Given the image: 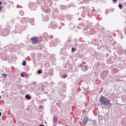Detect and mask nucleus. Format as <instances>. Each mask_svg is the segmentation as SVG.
Segmentation results:
<instances>
[{
	"label": "nucleus",
	"mask_w": 126,
	"mask_h": 126,
	"mask_svg": "<svg viewBox=\"0 0 126 126\" xmlns=\"http://www.w3.org/2000/svg\"><path fill=\"white\" fill-rule=\"evenodd\" d=\"M39 126H45L43 124H41Z\"/></svg>",
	"instance_id": "obj_47"
},
{
	"label": "nucleus",
	"mask_w": 126,
	"mask_h": 126,
	"mask_svg": "<svg viewBox=\"0 0 126 126\" xmlns=\"http://www.w3.org/2000/svg\"><path fill=\"white\" fill-rule=\"evenodd\" d=\"M48 73L51 75H53V73L50 72V71L48 72Z\"/></svg>",
	"instance_id": "obj_38"
},
{
	"label": "nucleus",
	"mask_w": 126,
	"mask_h": 126,
	"mask_svg": "<svg viewBox=\"0 0 126 126\" xmlns=\"http://www.w3.org/2000/svg\"><path fill=\"white\" fill-rule=\"evenodd\" d=\"M67 76V75L66 74H64L62 75V78L63 79L66 78Z\"/></svg>",
	"instance_id": "obj_24"
},
{
	"label": "nucleus",
	"mask_w": 126,
	"mask_h": 126,
	"mask_svg": "<svg viewBox=\"0 0 126 126\" xmlns=\"http://www.w3.org/2000/svg\"><path fill=\"white\" fill-rule=\"evenodd\" d=\"M29 7L32 10H35L36 7L37 6L36 4L35 3H32L29 4Z\"/></svg>",
	"instance_id": "obj_7"
},
{
	"label": "nucleus",
	"mask_w": 126,
	"mask_h": 126,
	"mask_svg": "<svg viewBox=\"0 0 126 126\" xmlns=\"http://www.w3.org/2000/svg\"><path fill=\"white\" fill-rule=\"evenodd\" d=\"M59 27V28L60 29V28H61V26H60Z\"/></svg>",
	"instance_id": "obj_56"
},
{
	"label": "nucleus",
	"mask_w": 126,
	"mask_h": 126,
	"mask_svg": "<svg viewBox=\"0 0 126 126\" xmlns=\"http://www.w3.org/2000/svg\"><path fill=\"white\" fill-rule=\"evenodd\" d=\"M43 108V106L42 105H41L39 106V108L40 109H42Z\"/></svg>",
	"instance_id": "obj_42"
},
{
	"label": "nucleus",
	"mask_w": 126,
	"mask_h": 126,
	"mask_svg": "<svg viewBox=\"0 0 126 126\" xmlns=\"http://www.w3.org/2000/svg\"><path fill=\"white\" fill-rule=\"evenodd\" d=\"M18 87L19 88H20V89L22 87V86L21 85H18Z\"/></svg>",
	"instance_id": "obj_39"
},
{
	"label": "nucleus",
	"mask_w": 126,
	"mask_h": 126,
	"mask_svg": "<svg viewBox=\"0 0 126 126\" xmlns=\"http://www.w3.org/2000/svg\"><path fill=\"white\" fill-rule=\"evenodd\" d=\"M88 92V91H86L84 92L83 93V94L84 95L86 96L87 95Z\"/></svg>",
	"instance_id": "obj_21"
},
{
	"label": "nucleus",
	"mask_w": 126,
	"mask_h": 126,
	"mask_svg": "<svg viewBox=\"0 0 126 126\" xmlns=\"http://www.w3.org/2000/svg\"><path fill=\"white\" fill-rule=\"evenodd\" d=\"M38 73L39 74H41L42 73V70H39L37 71Z\"/></svg>",
	"instance_id": "obj_27"
},
{
	"label": "nucleus",
	"mask_w": 126,
	"mask_h": 126,
	"mask_svg": "<svg viewBox=\"0 0 126 126\" xmlns=\"http://www.w3.org/2000/svg\"><path fill=\"white\" fill-rule=\"evenodd\" d=\"M76 48L75 47H73L71 49V51L72 52L74 51L75 50H76Z\"/></svg>",
	"instance_id": "obj_23"
},
{
	"label": "nucleus",
	"mask_w": 126,
	"mask_h": 126,
	"mask_svg": "<svg viewBox=\"0 0 126 126\" xmlns=\"http://www.w3.org/2000/svg\"><path fill=\"white\" fill-rule=\"evenodd\" d=\"M66 6H61V7L62 8H63V9H65L66 7Z\"/></svg>",
	"instance_id": "obj_40"
},
{
	"label": "nucleus",
	"mask_w": 126,
	"mask_h": 126,
	"mask_svg": "<svg viewBox=\"0 0 126 126\" xmlns=\"http://www.w3.org/2000/svg\"><path fill=\"white\" fill-rule=\"evenodd\" d=\"M45 85L44 84H42L41 85V88L43 89H44V87Z\"/></svg>",
	"instance_id": "obj_33"
},
{
	"label": "nucleus",
	"mask_w": 126,
	"mask_h": 126,
	"mask_svg": "<svg viewBox=\"0 0 126 126\" xmlns=\"http://www.w3.org/2000/svg\"><path fill=\"white\" fill-rule=\"evenodd\" d=\"M26 61L25 60H24L23 61V63H22V65L23 66H25L26 65Z\"/></svg>",
	"instance_id": "obj_22"
},
{
	"label": "nucleus",
	"mask_w": 126,
	"mask_h": 126,
	"mask_svg": "<svg viewBox=\"0 0 126 126\" xmlns=\"http://www.w3.org/2000/svg\"><path fill=\"white\" fill-rule=\"evenodd\" d=\"M2 75L4 77L6 78L7 77V74H5L4 73H3L2 74Z\"/></svg>",
	"instance_id": "obj_32"
},
{
	"label": "nucleus",
	"mask_w": 126,
	"mask_h": 126,
	"mask_svg": "<svg viewBox=\"0 0 126 126\" xmlns=\"http://www.w3.org/2000/svg\"><path fill=\"white\" fill-rule=\"evenodd\" d=\"M1 96L0 95V99L1 98Z\"/></svg>",
	"instance_id": "obj_57"
},
{
	"label": "nucleus",
	"mask_w": 126,
	"mask_h": 126,
	"mask_svg": "<svg viewBox=\"0 0 126 126\" xmlns=\"http://www.w3.org/2000/svg\"><path fill=\"white\" fill-rule=\"evenodd\" d=\"M45 35L44 36V37H45Z\"/></svg>",
	"instance_id": "obj_60"
},
{
	"label": "nucleus",
	"mask_w": 126,
	"mask_h": 126,
	"mask_svg": "<svg viewBox=\"0 0 126 126\" xmlns=\"http://www.w3.org/2000/svg\"><path fill=\"white\" fill-rule=\"evenodd\" d=\"M104 117L103 116H101L100 117L99 119V120L100 121H101L104 118Z\"/></svg>",
	"instance_id": "obj_30"
},
{
	"label": "nucleus",
	"mask_w": 126,
	"mask_h": 126,
	"mask_svg": "<svg viewBox=\"0 0 126 126\" xmlns=\"http://www.w3.org/2000/svg\"><path fill=\"white\" fill-rule=\"evenodd\" d=\"M69 25L70 26V27L71 29L73 28L75 26V25L74 24L73 21H72L70 23Z\"/></svg>",
	"instance_id": "obj_16"
},
{
	"label": "nucleus",
	"mask_w": 126,
	"mask_h": 126,
	"mask_svg": "<svg viewBox=\"0 0 126 126\" xmlns=\"http://www.w3.org/2000/svg\"><path fill=\"white\" fill-rule=\"evenodd\" d=\"M42 2L41 0H38L37 3L39 4H41Z\"/></svg>",
	"instance_id": "obj_26"
},
{
	"label": "nucleus",
	"mask_w": 126,
	"mask_h": 126,
	"mask_svg": "<svg viewBox=\"0 0 126 126\" xmlns=\"http://www.w3.org/2000/svg\"><path fill=\"white\" fill-rule=\"evenodd\" d=\"M116 43V42H113V43L112 45H115Z\"/></svg>",
	"instance_id": "obj_41"
},
{
	"label": "nucleus",
	"mask_w": 126,
	"mask_h": 126,
	"mask_svg": "<svg viewBox=\"0 0 126 126\" xmlns=\"http://www.w3.org/2000/svg\"><path fill=\"white\" fill-rule=\"evenodd\" d=\"M66 42L67 43H66V44L65 46L66 45V44H67V46H69L70 47L73 46V45L72 43V41L70 40H68Z\"/></svg>",
	"instance_id": "obj_11"
},
{
	"label": "nucleus",
	"mask_w": 126,
	"mask_h": 126,
	"mask_svg": "<svg viewBox=\"0 0 126 126\" xmlns=\"http://www.w3.org/2000/svg\"><path fill=\"white\" fill-rule=\"evenodd\" d=\"M25 75L26 77L27 76V74H25Z\"/></svg>",
	"instance_id": "obj_51"
},
{
	"label": "nucleus",
	"mask_w": 126,
	"mask_h": 126,
	"mask_svg": "<svg viewBox=\"0 0 126 126\" xmlns=\"http://www.w3.org/2000/svg\"><path fill=\"white\" fill-rule=\"evenodd\" d=\"M49 65H47L46 64V65H45V66H47V67H48L49 66Z\"/></svg>",
	"instance_id": "obj_54"
},
{
	"label": "nucleus",
	"mask_w": 126,
	"mask_h": 126,
	"mask_svg": "<svg viewBox=\"0 0 126 126\" xmlns=\"http://www.w3.org/2000/svg\"><path fill=\"white\" fill-rule=\"evenodd\" d=\"M24 13V12L22 10L20 11L19 12V14L21 15H23Z\"/></svg>",
	"instance_id": "obj_29"
},
{
	"label": "nucleus",
	"mask_w": 126,
	"mask_h": 126,
	"mask_svg": "<svg viewBox=\"0 0 126 126\" xmlns=\"http://www.w3.org/2000/svg\"><path fill=\"white\" fill-rule=\"evenodd\" d=\"M71 66L69 65V68H71Z\"/></svg>",
	"instance_id": "obj_53"
},
{
	"label": "nucleus",
	"mask_w": 126,
	"mask_h": 126,
	"mask_svg": "<svg viewBox=\"0 0 126 126\" xmlns=\"http://www.w3.org/2000/svg\"><path fill=\"white\" fill-rule=\"evenodd\" d=\"M88 118L87 116L84 117V120L82 122L83 125L84 126H85L86 124V123L87 122Z\"/></svg>",
	"instance_id": "obj_13"
},
{
	"label": "nucleus",
	"mask_w": 126,
	"mask_h": 126,
	"mask_svg": "<svg viewBox=\"0 0 126 126\" xmlns=\"http://www.w3.org/2000/svg\"><path fill=\"white\" fill-rule=\"evenodd\" d=\"M48 71H50V72L53 73L54 71V69L52 68L51 69L49 70Z\"/></svg>",
	"instance_id": "obj_31"
},
{
	"label": "nucleus",
	"mask_w": 126,
	"mask_h": 126,
	"mask_svg": "<svg viewBox=\"0 0 126 126\" xmlns=\"http://www.w3.org/2000/svg\"><path fill=\"white\" fill-rule=\"evenodd\" d=\"M80 66L81 67L82 70L83 71H86L88 69V67L86 65H80Z\"/></svg>",
	"instance_id": "obj_9"
},
{
	"label": "nucleus",
	"mask_w": 126,
	"mask_h": 126,
	"mask_svg": "<svg viewBox=\"0 0 126 126\" xmlns=\"http://www.w3.org/2000/svg\"><path fill=\"white\" fill-rule=\"evenodd\" d=\"M58 39H56L52 40L50 43V46L51 47H54L56 46L57 43Z\"/></svg>",
	"instance_id": "obj_6"
},
{
	"label": "nucleus",
	"mask_w": 126,
	"mask_h": 126,
	"mask_svg": "<svg viewBox=\"0 0 126 126\" xmlns=\"http://www.w3.org/2000/svg\"><path fill=\"white\" fill-rule=\"evenodd\" d=\"M9 30L8 28H5L1 32V34L2 36H6L9 34L10 33Z\"/></svg>",
	"instance_id": "obj_3"
},
{
	"label": "nucleus",
	"mask_w": 126,
	"mask_h": 126,
	"mask_svg": "<svg viewBox=\"0 0 126 126\" xmlns=\"http://www.w3.org/2000/svg\"><path fill=\"white\" fill-rule=\"evenodd\" d=\"M6 53H4L3 54H1V58H3L4 60H6L7 59H8Z\"/></svg>",
	"instance_id": "obj_14"
},
{
	"label": "nucleus",
	"mask_w": 126,
	"mask_h": 126,
	"mask_svg": "<svg viewBox=\"0 0 126 126\" xmlns=\"http://www.w3.org/2000/svg\"><path fill=\"white\" fill-rule=\"evenodd\" d=\"M96 64V65L97 66H99L100 65V64L99 63H97Z\"/></svg>",
	"instance_id": "obj_44"
},
{
	"label": "nucleus",
	"mask_w": 126,
	"mask_h": 126,
	"mask_svg": "<svg viewBox=\"0 0 126 126\" xmlns=\"http://www.w3.org/2000/svg\"><path fill=\"white\" fill-rule=\"evenodd\" d=\"M47 0H46L44 2L45 3V4L44 5H41V8L42 9L43 11L44 12L46 13H49L50 11V9L48 7H47V5L46 4L48 2H47Z\"/></svg>",
	"instance_id": "obj_2"
},
{
	"label": "nucleus",
	"mask_w": 126,
	"mask_h": 126,
	"mask_svg": "<svg viewBox=\"0 0 126 126\" xmlns=\"http://www.w3.org/2000/svg\"><path fill=\"white\" fill-rule=\"evenodd\" d=\"M2 115L1 113L0 112V116H1Z\"/></svg>",
	"instance_id": "obj_50"
},
{
	"label": "nucleus",
	"mask_w": 126,
	"mask_h": 126,
	"mask_svg": "<svg viewBox=\"0 0 126 126\" xmlns=\"http://www.w3.org/2000/svg\"><path fill=\"white\" fill-rule=\"evenodd\" d=\"M88 0H84L83 1H82V2H81V3L82 4L83 3H85Z\"/></svg>",
	"instance_id": "obj_35"
},
{
	"label": "nucleus",
	"mask_w": 126,
	"mask_h": 126,
	"mask_svg": "<svg viewBox=\"0 0 126 126\" xmlns=\"http://www.w3.org/2000/svg\"><path fill=\"white\" fill-rule=\"evenodd\" d=\"M76 113L77 115H79L80 114V110H75L74 111Z\"/></svg>",
	"instance_id": "obj_18"
},
{
	"label": "nucleus",
	"mask_w": 126,
	"mask_h": 126,
	"mask_svg": "<svg viewBox=\"0 0 126 126\" xmlns=\"http://www.w3.org/2000/svg\"><path fill=\"white\" fill-rule=\"evenodd\" d=\"M40 47V48H41V49H42V48L43 47V45H41Z\"/></svg>",
	"instance_id": "obj_48"
},
{
	"label": "nucleus",
	"mask_w": 126,
	"mask_h": 126,
	"mask_svg": "<svg viewBox=\"0 0 126 126\" xmlns=\"http://www.w3.org/2000/svg\"><path fill=\"white\" fill-rule=\"evenodd\" d=\"M109 37H110V38H111V36H109Z\"/></svg>",
	"instance_id": "obj_55"
},
{
	"label": "nucleus",
	"mask_w": 126,
	"mask_h": 126,
	"mask_svg": "<svg viewBox=\"0 0 126 126\" xmlns=\"http://www.w3.org/2000/svg\"><path fill=\"white\" fill-rule=\"evenodd\" d=\"M38 38L37 37H34L31 38V40L32 41V44H35L39 43L38 41Z\"/></svg>",
	"instance_id": "obj_8"
},
{
	"label": "nucleus",
	"mask_w": 126,
	"mask_h": 126,
	"mask_svg": "<svg viewBox=\"0 0 126 126\" xmlns=\"http://www.w3.org/2000/svg\"><path fill=\"white\" fill-rule=\"evenodd\" d=\"M48 19V17L47 16H44L43 18L44 20L45 21L47 20Z\"/></svg>",
	"instance_id": "obj_20"
},
{
	"label": "nucleus",
	"mask_w": 126,
	"mask_h": 126,
	"mask_svg": "<svg viewBox=\"0 0 126 126\" xmlns=\"http://www.w3.org/2000/svg\"><path fill=\"white\" fill-rule=\"evenodd\" d=\"M65 126H69L68 125H66Z\"/></svg>",
	"instance_id": "obj_59"
},
{
	"label": "nucleus",
	"mask_w": 126,
	"mask_h": 126,
	"mask_svg": "<svg viewBox=\"0 0 126 126\" xmlns=\"http://www.w3.org/2000/svg\"><path fill=\"white\" fill-rule=\"evenodd\" d=\"M122 5L121 4L119 3L118 4V7L120 9H121L122 7Z\"/></svg>",
	"instance_id": "obj_28"
},
{
	"label": "nucleus",
	"mask_w": 126,
	"mask_h": 126,
	"mask_svg": "<svg viewBox=\"0 0 126 126\" xmlns=\"http://www.w3.org/2000/svg\"><path fill=\"white\" fill-rule=\"evenodd\" d=\"M92 41L93 42H94L96 43L98 41V40H97L96 39H93L92 40Z\"/></svg>",
	"instance_id": "obj_25"
},
{
	"label": "nucleus",
	"mask_w": 126,
	"mask_h": 126,
	"mask_svg": "<svg viewBox=\"0 0 126 126\" xmlns=\"http://www.w3.org/2000/svg\"><path fill=\"white\" fill-rule=\"evenodd\" d=\"M25 97L28 100H30L31 99V97L28 94H26L25 96Z\"/></svg>",
	"instance_id": "obj_19"
},
{
	"label": "nucleus",
	"mask_w": 126,
	"mask_h": 126,
	"mask_svg": "<svg viewBox=\"0 0 126 126\" xmlns=\"http://www.w3.org/2000/svg\"><path fill=\"white\" fill-rule=\"evenodd\" d=\"M109 10H106V11L105 12V14H107L108 13H109Z\"/></svg>",
	"instance_id": "obj_37"
},
{
	"label": "nucleus",
	"mask_w": 126,
	"mask_h": 126,
	"mask_svg": "<svg viewBox=\"0 0 126 126\" xmlns=\"http://www.w3.org/2000/svg\"><path fill=\"white\" fill-rule=\"evenodd\" d=\"M124 32L125 33V35L126 36V27L124 28Z\"/></svg>",
	"instance_id": "obj_36"
},
{
	"label": "nucleus",
	"mask_w": 126,
	"mask_h": 126,
	"mask_svg": "<svg viewBox=\"0 0 126 126\" xmlns=\"http://www.w3.org/2000/svg\"><path fill=\"white\" fill-rule=\"evenodd\" d=\"M99 101L101 105L107 106L110 103L109 99L103 96H101L99 99Z\"/></svg>",
	"instance_id": "obj_1"
},
{
	"label": "nucleus",
	"mask_w": 126,
	"mask_h": 126,
	"mask_svg": "<svg viewBox=\"0 0 126 126\" xmlns=\"http://www.w3.org/2000/svg\"><path fill=\"white\" fill-rule=\"evenodd\" d=\"M114 8H111L110 9V11L111 12H113L114 11Z\"/></svg>",
	"instance_id": "obj_34"
},
{
	"label": "nucleus",
	"mask_w": 126,
	"mask_h": 126,
	"mask_svg": "<svg viewBox=\"0 0 126 126\" xmlns=\"http://www.w3.org/2000/svg\"><path fill=\"white\" fill-rule=\"evenodd\" d=\"M76 56L77 58H80L83 56V54L82 53L78 52L76 54Z\"/></svg>",
	"instance_id": "obj_12"
},
{
	"label": "nucleus",
	"mask_w": 126,
	"mask_h": 126,
	"mask_svg": "<svg viewBox=\"0 0 126 126\" xmlns=\"http://www.w3.org/2000/svg\"><path fill=\"white\" fill-rule=\"evenodd\" d=\"M124 53H125L126 54V49H125L124 51Z\"/></svg>",
	"instance_id": "obj_46"
},
{
	"label": "nucleus",
	"mask_w": 126,
	"mask_h": 126,
	"mask_svg": "<svg viewBox=\"0 0 126 126\" xmlns=\"http://www.w3.org/2000/svg\"><path fill=\"white\" fill-rule=\"evenodd\" d=\"M49 25L48 28H51L52 30V28L54 29L56 28L58 26L56 22H52L51 23L50 25L49 24Z\"/></svg>",
	"instance_id": "obj_5"
},
{
	"label": "nucleus",
	"mask_w": 126,
	"mask_h": 126,
	"mask_svg": "<svg viewBox=\"0 0 126 126\" xmlns=\"http://www.w3.org/2000/svg\"><path fill=\"white\" fill-rule=\"evenodd\" d=\"M28 19L26 17L22 18L20 22L22 23H25L28 22Z\"/></svg>",
	"instance_id": "obj_10"
},
{
	"label": "nucleus",
	"mask_w": 126,
	"mask_h": 126,
	"mask_svg": "<svg viewBox=\"0 0 126 126\" xmlns=\"http://www.w3.org/2000/svg\"><path fill=\"white\" fill-rule=\"evenodd\" d=\"M1 3L2 2L1 1H0V5H1Z\"/></svg>",
	"instance_id": "obj_52"
},
{
	"label": "nucleus",
	"mask_w": 126,
	"mask_h": 126,
	"mask_svg": "<svg viewBox=\"0 0 126 126\" xmlns=\"http://www.w3.org/2000/svg\"><path fill=\"white\" fill-rule=\"evenodd\" d=\"M46 38L47 39V36H46Z\"/></svg>",
	"instance_id": "obj_58"
},
{
	"label": "nucleus",
	"mask_w": 126,
	"mask_h": 126,
	"mask_svg": "<svg viewBox=\"0 0 126 126\" xmlns=\"http://www.w3.org/2000/svg\"><path fill=\"white\" fill-rule=\"evenodd\" d=\"M58 121V118L56 117L54 118L53 119V123L54 124V125L55 126H56V124H56Z\"/></svg>",
	"instance_id": "obj_15"
},
{
	"label": "nucleus",
	"mask_w": 126,
	"mask_h": 126,
	"mask_svg": "<svg viewBox=\"0 0 126 126\" xmlns=\"http://www.w3.org/2000/svg\"><path fill=\"white\" fill-rule=\"evenodd\" d=\"M9 47L8 46H6L5 47L0 48V55L4 53H6L7 51H8Z\"/></svg>",
	"instance_id": "obj_4"
},
{
	"label": "nucleus",
	"mask_w": 126,
	"mask_h": 126,
	"mask_svg": "<svg viewBox=\"0 0 126 126\" xmlns=\"http://www.w3.org/2000/svg\"><path fill=\"white\" fill-rule=\"evenodd\" d=\"M2 7V6H0V11L1 10Z\"/></svg>",
	"instance_id": "obj_45"
},
{
	"label": "nucleus",
	"mask_w": 126,
	"mask_h": 126,
	"mask_svg": "<svg viewBox=\"0 0 126 126\" xmlns=\"http://www.w3.org/2000/svg\"><path fill=\"white\" fill-rule=\"evenodd\" d=\"M21 76L22 77H24V75L22 73L21 74Z\"/></svg>",
	"instance_id": "obj_43"
},
{
	"label": "nucleus",
	"mask_w": 126,
	"mask_h": 126,
	"mask_svg": "<svg viewBox=\"0 0 126 126\" xmlns=\"http://www.w3.org/2000/svg\"><path fill=\"white\" fill-rule=\"evenodd\" d=\"M29 22L32 25H34V19L33 18H32L29 20Z\"/></svg>",
	"instance_id": "obj_17"
},
{
	"label": "nucleus",
	"mask_w": 126,
	"mask_h": 126,
	"mask_svg": "<svg viewBox=\"0 0 126 126\" xmlns=\"http://www.w3.org/2000/svg\"><path fill=\"white\" fill-rule=\"evenodd\" d=\"M112 0L114 2H115L117 1V0Z\"/></svg>",
	"instance_id": "obj_49"
}]
</instances>
